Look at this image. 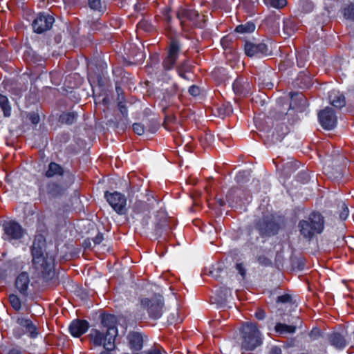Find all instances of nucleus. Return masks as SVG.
I'll list each match as a JSON object with an SVG mask.
<instances>
[{"mask_svg":"<svg viewBox=\"0 0 354 354\" xmlns=\"http://www.w3.org/2000/svg\"><path fill=\"white\" fill-rule=\"evenodd\" d=\"M34 268L44 278L54 274V257L46 252V241L41 235L35 236L32 247Z\"/></svg>","mask_w":354,"mask_h":354,"instance_id":"nucleus-1","label":"nucleus"},{"mask_svg":"<svg viewBox=\"0 0 354 354\" xmlns=\"http://www.w3.org/2000/svg\"><path fill=\"white\" fill-rule=\"evenodd\" d=\"M241 347L252 351L262 343L261 334L257 325L252 322H245L240 329Z\"/></svg>","mask_w":354,"mask_h":354,"instance_id":"nucleus-2","label":"nucleus"},{"mask_svg":"<svg viewBox=\"0 0 354 354\" xmlns=\"http://www.w3.org/2000/svg\"><path fill=\"white\" fill-rule=\"evenodd\" d=\"M324 218L319 213L310 214L306 220H302L299 223V228L301 234L310 239L316 234H320L324 230Z\"/></svg>","mask_w":354,"mask_h":354,"instance_id":"nucleus-3","label":"nucleus"},{"mask_svg":"<svg viewBox=\"0 0 354 354\" xmlns=\"http://www.w3.org/2000/svg\"><path fill=\"white\" fill-rule=\"evenodd\" d=\"M117 335L113 329L106 331L100 328H93L88 334L90 342L95 346H103L106 350H113L115 348V339Z\"/></svg>","mask_w":354,"mask_h":354,"instance_id":"nucleus-4","label":"nucleus"},{"mask_svg":"<svg viewBox=\"0 0 354 354\" xmlns=\"http://www.w3.org/2000/svg\"><path fill=\"white\" fill-rule=\"evenodd\" d=\"M177 17L183 30L189 26L199 28L203 26L204 16L200 15L197 11L192 8H180L177 12Z\"/></svg>","mask_w":354,"mask_h":354,"instance_id":"nucleus-5","label":"nucleus"},{"mask_svg":"<svg viewBox=\"0 0 354 354\" xmlns=\"http://www.w3.org/2000/svg\"><path fill=\"white\" fill-rule=\"evenodd\" d=\"M13 335L16 338H21L24 335H28L30 338H35L38 335L37 328L30 319L19 317L16 319Z\"/></svg>","mask_w":354,"mask_h":354,"instance_id":"nucleus-6","label":"nucleus"},{"mask_svg":"<svg viewBox=\"0 0 354 354\" xmlns=\"http://www.w3.org/2000/svg\"><path fill=\"white\" fill-rule=\"evenodd\" d=\"M141 305L147 308L149 317L152 319H159L162 315L163 299L161 296H157L151 299H142Z\"/></svg>","mask_w":354,"mask_h":354,"instance_id":"nucleus-7","label":"nucleus"},{"mask_svg":"<svg viewBox=\"0 0 354 354\" xmlns=\"http://www.w3.org/2000/svg\"><path fill=\"white\" fill-rule=\"evenodd\" d=\"M104 197L115 212L118 214H125L127 210V198L124 195L118 192L113 193L106 192Z\"/></svg>","mask_w":354,"mask_h":354,"instance_id":"nucleus-8","label":"nucleus"},{"mask_svg":"<svg viewBox=\"0 0 354 354\" xmlns=\"http://www.w3.org/2000/svg\"><path fill=\"white\" fill-rule=\"evenodd\" d=\"M180 55V45L176 40H171L167 50V55L162 62L164 68L167 71L171 70L179 56Z\"/></svg>","mask_w":354,"mask_h":354,"instance_id":"nucleus-9","label":"nucleus"},{"mask_svg":"<svg viewBox=\"0 0 354 354\" xmlns=\"http://www.w3.org/2000/svg\"><path fill=\"white\" fill-rule=\"evenodd\" d=\"M318 118L321 126L325 129L330 130L337 124V117L331 108L327 107L320 111Z\"/></svg>","mask_w":354,"mask_h":354,"instance_id":"nucleus-10","label":"nucleus"},{"mask_svg":"<svg viewBox=\"0 0 354 354\" xmlns=\"http://www.w3.org/2000/svg\"><path fill=\"white\" fill-rule=\"evenodd\" d=\"M55 20L50 15L39 14L32 22L34 31L41 33L51 28Z\"/></svg>","mask_w":354,"mask_h":354,"instance_id":"nucleus-11","label":"nucleus"},{"mask_svg":"<svg viewBox=\"0 0 354 354\" xmlns=\"http://www.w3.org/2000/svg\"><path fill=\"white\" fill-rule=\"evenodd\" d=\"M3 230L6 239L10 241L18 240L23 237L24 231L21 226L17 222L8 221L3 225Z\"/></svg>","mask_w":354,"mask_h":354,"instance_id":"nucleus-12","label":"nucleus"},{"mask_svg":"<svg viewBox=\"0 0 354 354\" xmlns=\"http://www.w3.org/2000/svg\"><path fill=\"white\" fill-rule=\"evenodd\" d=\"M245 54L249 57H261L269 54L268 48L265 44H254L246 42L245 44Z\"/></svg>","mask_w":354,"mask_h":354,"instance_id":"nucleus-13","label":"nucleus"},{"mask_svg":"<svg viewBox=\"0 0 354 354\" xmlns=\"http://www.w3.org/2000/svg\"><path fill=\"white\" fill-rule=\"evenodd\" d=\"M89 328L87 321L76 319L73 320L69 326V331L72 336L79 337L84 334Z\"/></svg>","mask_w":354,"mask_h":354,"instance_id":"nucleus-14","label":"nucleus"},{"mask_svg":"<svg viewBox=\"0 0 354 354\" xmlns=\"http://www.w3.org/2000/svg\"><path fill=\"white\" fill-rule=\"evenodd\" d=\"M30 284L29 275L26 272H22L16 278L15 286L18 291L23 295L27 294V290Z\"/></svg>","mask_w":354,"mask_h":354,"instance_id":"nucleus-15","label":"nucleus"},{"mask_svg":"<svg viewBox=\"0 0 354 354\" xmlns=\"http://www.w3.org/2000/svg\"><path fill=\"white\" fill-rule=\"evenodd\" d=\"M116 319L115 317L112 315H106L102 317L101 319V326L100 328L106 330V331L113 329L115 332V335L118 334V329L116 328Z\"/></svg>","mask_w":354,"mask_h":354,"instance_id":"nucleus-16","label":"nucleus"},{"mask_svg":"<svg viewBox=\"0 0 354 354\" xmlns=\"http://www.w3.org/2000/svg\"><path fill=\"white\" fill-rule=\"evenodd\" d=\"M329 100L330 104L337 108H342L345 106V97L338 91H332L329 93Z\"/></svg>","mask_w":354,"mask_h":354,"instance_id":"nucleus-17","label":"nucleus"},{"mask_svg":"<svg viewBox=\"0 0 354 354\" xmlns=\"http://www.w3.org/2000/svg\"><path fill=\"white\" fill-rule=\"evenodd\" d=\"M329 342L331 345L337 349H342L346 346V341L339 333H333L329 335Z\"/></svg>","mask_w":354,"mask_h":354,"instance_id":"nucleus-18","label":"nucleus"},{"mask_svg":"<svg viewBox=\"0 0 354 354\" xmlns=\"http://www.w3.org/2000/svg\"><path fill=\"white\" fill-rule=\"evenodd\" d=\"M233 90L236 94H245L249 89V84L245 82L243 80L239 79L233 83Z\"/></svg>","mask_w":354,"mask_h":354,"instance_id":"nucleus-19","label":"nucleus"},{"mask_svg":"<svg viewBox=\"0 0 354 354\" xmlns=\"http://www.w3.org/2000/svg\"><path fill=\"white\" fill-rule=\"evenodd\" d=\"M63 172V169L59 165L55 162H51L49 164L48 168L46 171V176L48 178L62 176Z\"/></svg>","mask_w":354,"mask_h":354,"instance_id":"nucleus-20","label":"nucleus"},{"mask_svg":"<svg viewBox=\"0 0 354 354\" xmlns=\"http://www.w3.org/2000/svg\"><path fill=\"white\" fill-rule=\"evenodd\" d=\"M129 344L132 348L138 351L142 347V336L139 333L131 334L129 337Z\"/></svg>","mask_w":354,"mask_h":354,"instance_id":"nucleus-21","label":"nucleus"},{"mask_svg":"<svg viewBox=\"0 0 354 354\" xmlns=\"http://www.w3.org/2000/svg\"><path fill=\"white\" fill-rule=\"evenodd\" d=\"M274 330L280 335L292 334L295 332L296 327L294 326L277 323L274 327Z\"/></svg>","mask_w":354,"mask_h":354,"instance_id":"nucleus-22","label":"nucleus"},{"mask_svg":"<svg viewBox=\"0 0 354 354\" xmlns=\"http://www.w3.org/2000/svg\"><path fill=\"white\" fill-rule=\"evenodd\" d=\"M6 265L9 271H17L23 268L24 262L19 257H16L8 261Z\"/></svg>","mask_w":354,"mask_h":354,"instance_id":"nucleus-23","label":"nucleus"},{"mask_svg":"<svg viewBox=\"0 0 354 354\" xmlns=\"http://www.w3.org/2000/svg\"><path fill=\"white\" fill-rule=\"evenodd\" d=\"M255 30V25L252 22H247L245 24L239 25L236 27L235 31L239 33H250Z\"/></svg>","mask_w":354,"mask_h":354,"instance_id":"nucleus-24","label":"nucleus"},{"mask_svg":"<svg viewBox=\"0 0 354 354\" xmlns=\"http://www.w3.org/2000/svg\"><path fill=\"white\" fill-rule=\"evenodd\" d=\"M295 30V24L291 19H286L283 21V31L287 37L291 36Z\"/></svg>","mask_w":354,"mask_h":354,"instance_id":"nucleus-25","label":"nucleus"},{"mask_svg":"<svg viewBox=\"0 0 354 354\" xmlns=\"http://www.w3.org/2000/svg\"><path fill=\"white\" fill-rule=\"evenodd\" d=\"M0 106L3 111L5 116L10 115L11 107L9 104L8 100L6 96L0 94Z\"/></svg>","mask_w":354,"mask_h":354,"instance_id":"nucleus-26","label":"nucleus"},{"mask_svg":"<svg viewBox=\"0 0 354 354\" xmlns=\"http://www.w3.org/2000/svg\"><path fill=\"white\" fill-rule=\"evenodd\" d=\"M263 1L267 6L277 9L281 8L287 4L286 0H263Z\"/></svg>","mask_w":354,"mask_h":354,"instance_id":"nucleus-27","label":"nucleus"},{"mask_svg":"<svg viewBox=\"0 0 354 354\" xmlns=\"http://www.w3.org/2000/svg\"><path fill=\"white\" fill-rule=\"evenodd\" d=\"M75 120L76 114L74 113H66L60 116V121L68 124L73 123Z\"/></svg>","mask_w":354,"mask_h":354,"instance_id":"nucleus-28","label":"nucleus"},{"mask_svg":"<svg viewBox=\"0 0 354 354\" xmlns=\"http://www.w3.org/2000/svg\"><path fill=\"white\" fill-rule=\"evenodd\" d=\"M9 301L11 305V306L15 310H19L21 307V303L19 298L15 295H10L9 296Z\"/></svg>","mask_w":354,"mask_h":354,"instance_id":"nucleus-29","label":"nucleus"},{"mask_svg":"<svg viewBox=\"0 0 354 354\" xmlns=\"http://www.w3.org/2000/svg\"><path fill=\"white\" fill-rule=\"evenodd\" d=\"M344 15L346 19L354 18V3L350 4L344 9Z\"/></svg>","mask_w":354,"mask_h":354,"instance_id":"nucleus-30","label":"nucleus"},{"mask_svg":"<svg viewBox=\"0 0 354 354\" xmlns=\"http://www.w3.org/2000/svg\"><path fill=\"white\" fill-rule=\"evenodd\" d=\"M342 212L339 214V217L342 220H345L348 215V209L344 203L341 204Z\"/></svg>","mask_w":354,"mask_h":354,"instance_id":"nucleus-31","label":"nucleus"},{"mask_svg":"<svg viewBox=\"0 0 354 354\" xmlns=\"http://www.w3.org/2000/svg\"><path fill=\"white\" fill-rule=\"evenodd\" d=\"M89 6L93 10H100L101 8L100 0H88Z\"/></svg>","mask_w":354,"mask_h":354,"instance_id":"nucleus-32","label":"nucleus"},{"mask_svg":"<svg viewBox=\"0 0 354 354\" xmlns=\"http://www.w3.org/2000/svg\"><path fill=\"white\" fill-rule=\"evenodd\" d=\"M133 130L138 135H142L144 133V127L139 123H135L133 124Z\"/></svg>","mask_w":354,"mask_h":354,"instance_id":"nucleus-33","label":"nucleus"},{"mask_svg":"<svg viewBox=\"0 0 354 354\" xmlns=\"http://www.w3.org/2000/svg\"><path fill=\"white\" fill-rule=\"evenodd\" d=\"M189 93L193 96H197L200 93V89L196 86H192L189 88Z\"/></svg>","mask_w":354,"mask_h":354,"instance_id":"nucleus-34","label":"nucleus"},{"mask_svg":"<svg viewBox=\"0 0 354 354\" xmlns=\"http://www.w3.org/2000/svg\"><path fill=\"white\" fill-rule=\"evenodd\" d=\"M290 296L288 295H283L281 296L278 297L277 298V302L280 303H288L290 301Z\"/></svg>","mask_w":354,"mask_h":354,"instance_id":"nucleus-35","label":"nucleus"},{"mask_svg":"<svg viewBox=\"0 0 354 354\" xmlns=\"http://www.w3.org/2000/svg\"><path fill=\"white\" fill-rule=\"evenodd\" d=\"M236 270H238L239 273L244 277L245 275V270L243 267V266L241 263H237L236 264Z\"/></svg>","mask_w":354,"mask_h":354,"instance_id":"nucleus-36","label":"nucleus"},{"mask_svg":"<svg viewBox=\"0 0 354 354\" xmlns=\"http://www.w3.org/2000/svg\"><path fill=\"white\" fill-rule=\"evenodd\" d=\"M169 13L170 10L169 8H165L162 12L164 19L168 22H169L171 20V16Z\"/></svg>","mask_w":354,"mask_h":354,"instance_id":"nucleus-37","label":"nucleus"},{"mask_svg":"<svg viewBox=\"0 0 354 354\" xmlns=\"http://www.w3.org/2000/svg\"><path fill=\"white\" fill-rule=\"evenodd\" d=\"M265 312L263 310H258L255 314H254V316L257 319H263L264 317H265Z\"/></svg>","mask_w":354,"mask_h":354,"instance_id":"nucleus-38","label":"nucleus"},{"mask_svg":"<svg viewBox=\"0 0 354 354\" xmlns=\"http://www.w3.org/2000/svg\"><path fill=\"white\" fill-rule=\"evenodd\" d=\"M319 335H320L319 330L313 329L310 334V337L311 339H316L317 337L319 336Z\"/></svg>","mask_w":354,"mask_h":354,"instance_id":"nucleus-39","label":"nucleus"},{"mask_svg":"<svg viewBox=\"0 0 354 354\" xmlns=\"http://www.w3.org/2000/svg\"><path fill=\"white\" fill-rule=\"evenodd\" d=\"M119 108H120V110L121 111V113H122L123 115H127V109L126 107L122 104V102H120L119 104Z\"/></svg>","mask_w":354,"mask_h":354,"instance_id":"nucleus-40","label":"nucleus"},{"mask_svg":"<svg viewBox=\"0 0 354 354\" xmlns=\"http://www.w3.org/2000/svg\"><path fill=\"white\" fill-rule=\"evenodd\" d=\"M30 120L33 124H37L39 121V118L37 115L34 114L30 117Z\"/></svg>","mask_w":354,"mask_h":354,"instance_id":"nucleus-41","label":"nucleus"},{"mask_svg":"<svg viewBox=\"0 0 354 354\" xmlns=\"http://www.w3.org/2000/svg\"><path fill=\"white\" fill-rule=\"evenodd\" d=\"M302 9L305 12H310V10H312L313 7L310 3H307L306 7L304 6V5H302Z\"/></svg>","mask_w":354,"mask_h":354,"instance_id":"nucleus-42","label":"nucleus"},{"mask_svg":"<svg viewBox=\"0 0 354 354\" xmlns=\"http://www.w3.org/2000/svg\"><path fill=\"white\" fill-rule=\"evenodd\" d=\"M102 240V235L98 234L97 236H96L95 237V239H93V241H94L95 244H100L101 243Z\"/></svg>","mask_w":354,"mask_h":354,"instance_id":"nucleus-43","label":"nucleus"},{"mask_svg":"<svg viewBox=\"0 0 354 354\" xmlns=\"http://www.w3.org/2000/svg\"><path fill=\"white\" fill-rule=\"evenodd\" d=\"M281 349L277 347L272 348L271 354H281Z\"/></svg>","mask_w":354,"mask_h":354,"instance_id":"nucleus-44","label":"nucleus"},{"mask_svg":"<svg viewBox=\"0 0 354 354\" xmlns=\"http://www.w3.org/2000/svg\"><path fill=\"white\" fill-rule=\"evenodd\" d=\"M8 354H21V352L18 349H12L9 351Z\"/></svg>","mask_w":354,"mask_h":354,"instance_id":"nucleus-45","label":"nucleus"},{"mask_svg":"<svg viewBox=\"0 0 354 354\" xmlns=\"http://www.w3.org/2000/svg\"><path fill=\"white\" fill-rule=\"evenodd\" d=\"M185 64V62H184L181 66H177L176 68V70L178 71V73H179V75L180 76H183V75L181 74V69L184 67V65Z\"/></svg>","mask_w":354,"mask_h":354,"instance_id":"nucleus-46","label":"nucleus"},{"mask_svg":"<svg viewBox=\"0 0 354 354\" xmlns=\"http://www.w3.org/2000/svg\"><path fill=\"white\" fill-rule=\"evenodd\" d=\"M232 113V108L230 106H227L226 109V112L223 115H228Z\"/></svg>","mask_w":354,"mask_h":354,"instance_id":"nucleus-47","label":"nucleus"},{"mask_svg":"<svg viewBox=\"0 0 354 354\" xmlns=\"http://www.w3.org/2000/svg\"><path fill=\"white\" fill-rule=\"evenodd\" d=\"M113 351V350H106V349H104V351H102V352L100 353V354H112V353H111V351Z\"/></svg>","mask_w":354,"mask_h":354,"instance_id":"nucleus-48","label":"nucleus"},{"mask_svg":"<svg viewBox=\"0 0 354 354\" xmlns=\"http://www.w3.org/2000/svg\"><path fill=\"white\" fill-rule=\"evenodd\" d=\"M117 92L119 93V88H116Z\"/></svg>","mask_w":354,"mask_h":354,"instance_id":"nucleus-49","label":"nucleus"},{"mask_svg":"<svg viewBox=\"0 0 354 354\" xmlns=\"http://www.w3.org/2000/svg\"><path fill=\"white\" fill-rule=\"evenodd\" d=\"M305 1H306V2H308V0H305Z\"/></svg>","mask_w":354,"mask_h":354,"instance_id":"nucleus-50","label":"nucleus"}]
</instances>
